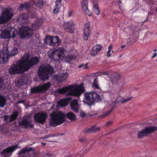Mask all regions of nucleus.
Masks as SVG:
<instances>
[{"label":"nucleus","instance_id":"nucleus-1","mask_svg":"<svg viewBox=\"0 0 157 157\" xmlns=\"http://www.w3.org/2000/svg\"><path fill=\"white\" fill-rule=\"evenodd\" d=\"M39 62L36 57L30 58V54L26 53L18 60L16 64H12L9 69V73L11 74L22 73L27 71L34 65Z\"/></svg>","mask_w":157,"mask_h":157},{"label":"nucleus","instance_id":"nucleus-2","mask_svg":"<svg viewBox=\"0 0 157 157\" xmlns=\"http://www.w3.org/2000/svg\"><path fill=\"white\" fill-rule=\"evenodd\" d=\"M50 116V126H56L63 123L65 121V115L61 112H53L51 114Z\"/></svg>","mask_w":157,"mask_h":157},{"label":"nucleus","instance_id":"nucleus-3","mask_svg":"<svg viewBox=\"0 0 157 157\" xmlns=\"http://www.w3.org/2000/svg\"><path fill=\"white\" fill-rule=\"evenodd\" d=\"M65 52L64 48L61 47L50 50L48 52V54L50 58L55 61H63L65 59L66 56L64 54Z\"/></svg>","mask_w":157,"mask_h":157},{"label":"nucleus","instance_id":"nucleus-4","mask_svg":"<svg viewBox=\"0 0 157 157\" xmlns=\"http://www.w3.org/2000/svg\"><path fill=\"white\" fill-rule=\"evenodd\" d=\"M53 73L52 67L48 64L42 65L39 67L38 71L40 79L44 81L48 80L49 78L48 75Z\"/></svg>","mask_w":157,"mask_h":157},{"label":"nucleus","instance_id":"nucleus-5","mask_svg":"<svg viewBox=\"0 0 157 157\" xmlns=\"http://www.w3.org/2000/svg\"><path fill=\"white\" fill-rule=\"evenodd\" d=\"M84 101L90 105L101 100L100 95L94 91L86 92L84 94Z\"/></svg>","mask_w":157,"mask_h":157},{"label":"nucleus","instance_id":"nucleus-6","mask_svg":"<svg viewBox=\"0 0 157 157\" xmlns=\"http://www.w3.org/2000/svg\"><path fill=\"white\" fill-rule=\"evenodd\" d=\"M39 21V20H37L35 24L33 25V29L27 26L23 27L21 28L20 29L21 37H29L31 36L33 34V30H35L38 29L41 24V23H38Z\"/></svg>","mask_w":157,"mask_h":157},{"label":"nucleus","instance_id":"nucleus-7","mask_svg":"<svg viewBox=\"0 0 157 157\" xmlns=\"http://www.w3.org/2000/svg\"><path fill=\"white\" fill-rule=\"evenodd\" d=\"M17 33V30L14 28H9L0 31V38L9 39L11 36L14 38Z\"/></svg>","mask_w":157,"mask_h":157},{"label":"nucleus","instance_id":"nucleus-8","mask_svg":"<svg viewBox=\"0 0 157 157\" xmlns=\"http://www.w3.org/2000/svg\"><path fill=\"white\" fill-rule=\"evenodd\" d=\"M44 42L47 44L53 47L57 46L60 43V40L57 36H47Z\"/></svg>","mask_w":157,"mask_h":157},{"label":"nucleus","instance_id":"nucleus-9","mask_svg":"<svg viewBox=\"0 0 157 157\" xmlns=\"http://www.w3.org/2000/svg\"><path fill=\"white\" fill-rule=\"evenodd\" d=\"M157 130V127L151 126L149 127L138 132L137 136L139 138H142L144 136L152 133Z\"/></svg>","mask_w":157,"mask_h":157},{"label":"nucleus","instance_id":"nucleus-10","mask_svg":"<svg viewBox=\"0 0 157 157\" xmlns=\"http://www.w3.org/2000/svg\"><path fill=\"white\" fill-rule=\"evenodd\" d=\"M51 86L50 83L48 82L42 85L33 88L31 89V92L33 93H36L45 91L48 89Z\"/></svg>","mask_w":157,"mask_h":157},{"label":"nucleus","instance_id":"nucleus-11","mask_svg":"<svg viewBox=\"0 0 157 157\" xmlns=\"http://www.w3.org/2000/svg\"><path fill=\"white\" fill-rule=\"evenodd\" d=\"M8 48H4L0 51V64L3 63L8 61L9 56Z\"/></svg>","mask_w":157,"mask_h":157},{"label":"nucleus","instance_id":"nucleus-12","mask_svg":"<svg viewBox=\"0 0 157 157\" xmlns=\"http://www.w3.org/2000/svg\"><path fill=\"white\" fill-rule=\"evenodd\" d=\"M84 91V89L83 86L79 85L73 89L70 90L68 93V95L78 96Z\"/></svg>","mask_w":157,"mask_h":157},{"label":"nucleus","instance_id":"nucleus-13","mask_svg":"<svg viewBox=\"0 0 157 157\" xmlns=\"http://www.w3.org/2000/svg\"><path fill=\"white\" fill-rule=\"evenodd\" d=\"M47 116V115L46 113H37L34 116L35 121L37 122L43 124L45 121Z\"/></svg>","mask_w":157,"mask_h":157},{"label":"nucleus","instance_id":"nucleus-14","mask_svg":"<svg viewBox=\"0 0 157 157\" xmlns=\"http://www.w3.org/2000/svg\"><path fill=\"white\" fill-rule=\"evenodd\" d=\"M20 124L25 128L29 127L32 128L34 126L33 124L31 123V118L30 115L24 117L21 122Z\"/></svg>","mask_w":157,"mask_h":157},{"label":"nucleus","instance_id":"nucleus-15","mask_svg":"<svg viewBox=\"0 0 157 157\" xmlns=\"http://www.w3.org/2000/svg\"><path fill=\"white\" fill-rule=\"evenodd\" d=\"M2 14L6 21H8L13 16V11L12 9L6 8L2 12Z\"/></svg>","mask_w":157,"mask_h":157},{"label":"nucleus","instance_id":"nucleus-16","mask_svg":"<svg viewBox=\"0 0 157 157\" xmlns=\"http://www.w3.org/2000/svg\"><path fill=\"white\" fill-rule=\"evenodd\" d=\"M17 145L9 147L3 151L2 153V156L4 157H9L12 155V153L17 148Z\"/></svg>","mask_w":157,"mask_h":157},{"label":"nucleus","instance_id":"nucleus-17","mask_svg":"<svg viewBox=\"0 0 157 157\" xmlns=\"http://www.w3.org/2000/svg\"><path fill=\"white\" fill-rule=\"evenodd\" d=\"M109 79L113 85H115L118 83L121 78L120 75L117 73H114L109 76Z\"/></svg>","mask_w":157,"mask_h":157},{"label":"nucleus","instance_id":"nucleus-18","mask_svg":"<svg viewBox=\"0 0 157 157\" xmlns=\"http://www.w3.org/2000/svg\"><path fill=\"white\" fill-rule=\"evenodd\" d=\"M27 81L26 76L21 75L16 80V85L17 86H21L25 84Z\"/></svg>","mask_w":157,"mask_h":157},{"label":"nucleus","instance_id":"nucleus-19","mask_svg":"<svg viewBox=\"0 0 157 157\" xmlns=\"http://www.w3.org/2000/svg\"><path fill=\"white\" fill-rule=\"evenodd\" d=\"M70 106L71 109L75 112L76 113L79 112L80 105L77 100H72L70 103Z\"/></svg>","mask_w":157,"mask_h":157},{"label":"nucleus","instance_id":"nucleus-20","mask_svg":"<svg viewBox=\"0 0 157 157\" xmlns=\"http://www.w3.org/2000/svg\"><path fill=\"white\" fill-rule=\"evenodd\" d=\"M81 6L83 11L86 13L89 16L91 15V13L88 9V2L87 0H84L82 2Z\"/></svg>","mask_w":157,"mask_h":157},{"label":"nucleus","instance_id":"nucleus-21","mask_svg":"<svg viewBox=\"0 0 157 157\" xmlns=\"http://www.w3.org/2000/svg\"><path fill=\"white\" fill-rule=\"evenodd\" d=\"M64 27L70 33H72L75 29V25L74 23L71 21L65 23L64 24Z\"/></svg>","mask_w":157,"mask_h":157},{"label":"nucleus","instance_id":"nucleus-22","mask_svg":"<svg viewBox=\"0 0 157 157\" xmlns=\"http://www.w3.org/2000/svg\"><path fill=\"white\" fill-rule=\"evenodd\" d=\"M18 116L17 112L14 113L10 116L5 115L3 116L4 119L6 122H11L16 119Z\"/></svg>","mask_w":157,"mask_h":157},{"label":"nucleus","instance_id":"nucleus-23","mask_svg":"<svg viewBox=\"0 0 157 157\" xmlns=\"http://www.w3.org/2000/svg\"><path fill=\"white\" fill-rule=\"evenodd\" d=\"M90 25L89 24L86 23L84 26V29L83 38L86 40H88L90 36Z\"/></svg>","mask_w":157,"mask_h":157},{"label":"nucleus","instance_id":"nucleus-24","mask_svg":"<svg viewBox=\"0 0 157 157\" xmlns=\"http://www.w3.org/2000/svg\"><path fill=\"white\" fill-rule=\"evenodd\" d=\"M32 151V152L33 153H32L29 157H36V155L34 153V151L32 148L31 147H26L24 149H22L19 152L18 154L19 155H21L22 154H25L26 152L29 153L31 151Z\"/></svg>","mask_w":157,"mask_h":157},{"label":"nucleus","instance_id":"nucleus-25","mask_svg":"<svg viewBox=\"0 0 157 157\" xmlns=\"http://www.w3.org/2000/svg\"><path fill=\"white\" fill-rule=\"evenodd\" d=\"M72 88V86L71 85L63 87L57 90V91L58 93L60 94H63L71 90Z\"/></svg>","mask_w":157,"mask_h":157},{"label":"nucleus","instance_id":"nucleus-26","mask_svg":"<svg viewBox=\"0 0 157 157\" xmlns=\"http://www.w3.org/2000/svg\"><path fill=\"white\" fill-rule=\"evenodd\" d=\"M100 129V127L94 126L88 129H86L85 132L87 133H92L98 131Z\"/></svg>","mask_w":157,"mask_h":157},{"label":"nucleus","instance_id":"nucleus-27","mask_svg":"<svg viewBox=\"0 0 157 157\" xmlns=\"http://www.w3.org/2000/svg\"><path fill=\"white\" fill-rule=\"evenodd\" d=\"M68 101L66 99H64L61 100L57 102V104L60 107H64L68 105Z\"/></svg>","mask_w":157,"mask_h":157},{"label":"nucleus","instance_id":"nucleus-28","mask_svg":"<svg viewBox=\"0 0 157 157\" xmlns=\"http://www.w3.org/2000/svg\"><path fill=\"white\" fill-rule=\"evenodd\" d=\"M68 77V75L66 73H59L57 77V79L60 81L65 80Z\"/></svg>","mask_w":157,"mask_h":157},{"label":"nucleus","instance_id":"nucleus-29","mask_svg":"<svg viewBox=\"0 0 157 157\" xmlns=\"http://www.w3.org/2000/svg\"><path fill=\"white\" fill-rule=\"evenodd\" d=\"M92 86L95 89L100 90L101 88L98 83L97 78H95L94 79Z\"/></svg>","mask_w":157,"mask_h":157},{"label":"nucleus","instance_id":"nucleus-30","mask_svg":"<svg viewBox=\"0 0 157 157\" xmlns=\"http://www.w3.org/2000/svg\"><path fill=\"white\" fill-rule=\"evenodd\" d=\"M34 3L36 6L41 8L43 6V2L42 0H34Z\"/></svg>","mask_w":157,"mask_h":157},{"label":"nucleus","instance_id":"nucleus-31","mask_svg":"<svg viewBox=\"0 0 157 157\" xmlns=\"http://www.w3.org/2000/svg\"><path fill=\"white\" fill-rule=\"evenodd\" d=\"M6 103V99L3 96L0 95V107H3Z\"/></svg>","mask_w":157,"mask_h":157},{"label":"nucleus","instance_id":"nucleus-32","mask_svg":"<svg viewBox=\"0 0 157 157\" xmlns=\"http://www.w3.org/2000/svg\"><path fill=\"white\" fill-rule=\"evenodd\" d=\"M93 9L95 14L97 15H98L100 14V10L99 9L97 4H93Z\"/></svg>","mask_w":157,"mask_h":157},{"label":"nucleus","instance_id":"nucleus-33","mask_svg":"<svg viewBox=\"0 0 157 157\" xmlns=\"http://www.w3.org/2000/svg\"><path fill=\"white\" fill-rule=\"evenodd\" d=\"M67 117L70 120H74L76 119V116L72 112H69L66 114Z\"/></svg>","mask_w":157,"mask_h":157},{"label":"nucleus","instance_id":"nucleus-34","mask_svg":"<svg viewBox=\"0 0 157 157\" xmlns=\"http://www.w3.org/2000/svg\"><path fill=\"white\" fill-rule=\"evenodd\" d=\"M18 52V51L17 48H14L10 52H9L8 55L9 56H14Z\"/></svg>","mask_w":157,"mask_h":157},{"label":"nucleus","instance_id":"nucleus-35","mask_svg":"<svg viewBox=\"0 0 157 157\" xmlns=\"http://www.w3.org/2000/svg\"><path fill=\"white\" fill-rule=\"evenodd\" d=\"M19 19L20 20L22 19L23 22H26L27 19V17L26 14L24 13L21 15L19 17Z\"/></svg>","mask_w":157,"mask_h":157},{"label":"nucleus","instance_id":"nucleus-36","mask_svg":"<svg viewBox=\"0 0 157 157\" xmlns=\"http://www.w3.org/2000/svg\"><path fill=\"white\" fill-rule=\"evenodd\" d=\"M93 48L94 50H96L98 52H100L102 48V46L101 44H96Z\"/></svg>","mask_w":157,"mask_h":157},{"label":"nucleus","instance_id":"nucleus-37","mask_svg":"<svg viewBox=\"0 0 157 157\" xmlns=\"http://www.w3.org/2000/svg\"><path fill=\"white\" fill-rule=\"evenodd\" d=\"M24 9L27 11L30 9V4L29 3H26L24 5Z\"/></svg>","mask_w":157,"mask_h":157},{"label":"nucleus","instance_id":"nucleus-38","mask_svg":"<svg viewBox=\"0 0 157 157\" xmlns=\"http://www.w3.org/2000/svg\"><path fill=\"white\" fill-rule=\"evenodd\" d=\"M78 67L79 68L82 67L83 69H86L88 68V64L87 63H86L85 64H82L81 65H78Z\"/></svg>","mask_w":157,"mask_h":157},{"label":"nucleus","instance_id":"nucleus-39","mask_svg":"<svg viewBox=\"0 0 157 157\" xmlns=\"http://www.w3.org/2000/svg\"><path fill=\"white\" fill-rule=\"evenodd\" d=\"M112 48V46L111 45H109L108 47V51L107 52V54L108 57L110 56L111 54L110 53V51Z\"/></svg>","mask_w":157,"mask_h":157},{"label":"nucleus","instance_id":"nucleus-40","mask_svg":"<svg viewBox=\"0 0 157 157\" xmlns=\"http://www.w3.org/2000/svg\"><path fill=\"white\" fill-rule=\"evenodd\" d=\"M7 21L5 20V18L1 14V16H0V24H2L5 23Z\"/></svg>","mask_w":157,"mask_h":157},{"label":"nucleus","instance_id":"nucleus-41","mask_svg":"<svg viewBox=\"0 0 157 157\" xmlns=\"http://www.w3.org/2000/svg\"><path fill=\"white\" fill-rule=\"evenodd\" d=\"M98 52L96 50H94V48L93 47L92 49L91 50L90 54L93 56L96 55Z\"/></svg>","mask_w":157,"mask_h":157},{"label":"nucleus","instance_id":"nucleus-42","mask_svg":"<svg viewBox=\"0 0 157 157\" xmlns=\"http://www.w3.org/2000/svg\"><path fill=\"white\" fill-rule=\"evenodd\" d=\"M61 6V3H59L56 2V5L55 6V8L60 10Z\"/></svg>","mask_w":157,"mask_h":157},{"label":"nucleus","instance_id":"nucleus-43","mask_svg":"<svg viewBox=\"0 0 157 157\" xmlns=\"http://www.w3.org/2000/svg\"><path fill=\"white\" fill-rule=\"evenodd\" d=\"M131 99V98H127L124 99H123L121 100V101L122 103H125L126 102L128 101Z\"/></svg>","mask_w":157,"mask_h":157},{"label":"nucleus","instance_id":"nucleus-44","mask_svg":"<svg viewBox=\"0 0 157 157\" xmlns=\"http://www.w3.org/2000/svg\"><path fill=\"white\" fill-rule=\"evenodd\" d=\"M3 85V81L2 78L0 77V88H2Z\"/></svg>","mask_w":157,"mask_h":157},{"label":"nucleus","instance_id":"nucleus-45","mask_svg":"<svg viewBox=\"0 0 157 157\" xmlns=\"http://www.w3.org/2000/svg\"><path fill=\"white\" fill-rule=\"evenodd\" d=\"M80 116L82 117H85L86 115L85 113L82 111H81L80 112Z\"/></svg>","mask_w":157,"mask_h":157},{"label":"nucleus","instance_id":"nucleus-46","mask_svg":"<svg viewBox=\"0 0 157 157\" xmlns=\"http://www.w3.org/2000/svg\"><path fill=\"white\" fill-rule=\"evenodd\" d=\"M59 10L54 8V9L53 10V13H58Z\"/></svg>","mask_w":157,"mask_h":157},{"label":"nucleus","instance_id":"nucleus-47","mask_svg":"<svg viewBox=\"0 0 157 157\" xmlns=\"http://www.w3.org/2000/svg\"><path fill=\"white\" fill-rule=\"evenodd\" d=\"M23 8H24V5L21 4V5L19 7V10L20 11H21Z\"/></svg>","mask_w":157,"mask_h":157},{"label":"nucleus","instance_id":"nucleus-48","mask_svg":"<svg viewBox=\"0 0 157 157\" xmlns=\"http://www.w3.org/2000/svg\"><path fill=\"white\" fill-rule=\"evenodd\" d=\"M111 112V111H109L107 113H106L104 114L103 115L102 117H105L107 116H108V115Z\"/></svg>","mask_w":157,"mask_h":157},{"label":"nucleus","instance_id":"nucleus-49","mask_svg":"<svg viewBox=\"0 0 157 157\" xmlns=\"http://www.w3.org/2000/svg\"><path fill=\"white\" fill-rule=\"evenodd\" d=\"M157 56V53L155 52L153 53V55L152 56V58H154Z\"/></svg>","mask_w":157,"mask_h":157},{"label":"nucleus","instance_id":"nucleus-50","mask_svg":"<svg viewBox=\"0 0 157 157\" xmlns=\"http://www.w3.org/2000/svg\"><path fill=\"white\" fill-rule=\"evenodd\" d=\"M31 17L32 18H35L36 17V15L35 13L33 12V14H32L31 16Z\"/></svg>","mask_w":157,"mask_h":157},{"label":"nucleus","instance_id":"nucleus-51","mask_svg":"<svg viewBox=\"0 0 157 157\" xmlns=\"http://www.w3.org/2000/svg\"><path fill=\"white\" fill-rule=\"evenodd\" d=\"M79 141L81 142H85L86 141V139L85 138H82V139H80L79 140Z\"/></svg>","mask_w":157,"mask_h":157},{"label":"nucleus","instance_id":"nucleus-52","mask_svg":"<svg viewBox=\"0 0 157 157\" xmlns=\"http://www.w3.org/2000/svg\"><path fill=\"white\" fill-rule=\"evenodd\" d=\"M62 0H56V2L61 3V2Z\"/></svg>","mask_w":157,"mask_h":157},{"label":"nucleus","instance_id":"nucleus-53","mask_svg":"<svg viewBox=\"0 0 157 157\" xmlns=\"http://www.w3.org/2000/svg\"><path fill=\"white\" fill-rule=\"evenodd\" d=\"M4 129V127L3 126H0V131H4L3 129Z\"/></svg>","mask_w":157,"mask_h":157},{"label":"nucleus","instance_id":"nucleus-54","mask_svg":"<svg viewBox=\"0 0 157 157\" xmlns=\"http://www.w3.org/2000/svg\"><path fill=\"white\" fill-rule=\"evenodd\" d=\"M102 75H109V74L106 72H102Z\"/></svg>","mask_w":157,"mask_h":157},{"label":"nucleus","instance_id":"nucleus-55","mask_svg":"<svg viewBox=\"0 0 157 157\" xmlns=\"http://www.w3.org/2000/svg\"><path fill=\"white\" fill-rule=\"evenodd\" d=\"M51 155L50 154H46L45 155V157H48V156H50Z\"/></svg>","mask_w":157,"mask_h":157},{"label":"nucleus","instance_id":"nucleus-56","mask_svg":"<svg viewBox=\"0 0 157 157\" xmlns=\"http://www.w3.org/2000/svg\"><path fill=\"white\" fill-rule=\"evenodd\" d=\"M125 45H122L121 46V48H123L125 47Z\"/></svg>","mask_w":157,"mask_h":157},{"label":"nucleus","instance_id":"nucleus-57","mask_svg":"<svg viewBox=\"0 0 157 157\" xmlns=\"http://www.w3.org/2000/svg\"><path fill=\"white\" fill-rule=\"evenodd\" d=\"M111 123V122L110 121H109L107 123V125H109V124H110Z\"/></svg>","mask_w":157,"mask_h":157},{"label":"nucleus","instance_id":"nucleus-58","mask_svg":"<svg viewBox=\"0 0 157 157\" xmlns=\"http://www.w3.org/2000/svg\"><path fill=\"white\" fill-rule=\"evenodd\" d=\"M41 144L43 145H45L46 144V143H43V142H41Z\"/></svg>","mask_w":157,"mask_h":157},{"label":"nucleus","instance_id":"nucleus-59","mask_svg":"<svg viewBox=\"0 0 157 157\" xmlns=\"http://www.w3.org/2000/svg\"><path fill=\"white\" fill-rule=\"evenodd\" d=\"M129 31L130 32H131V31H132V30L131 29H129Z\"/></svg>","mask_w":157,"mask_h":157},{"label":"nucleus","instance_id":"nucleus-60","mask_svg":"<svg viewBox=\"0 0 157 157\" xmlns=\"http://www.w3.org/2000/svg\"><path fill=\"white\" fill-rule=\"evenodd\" d=\"M71 15V13H70V14H69V16H70Z\"/></svg>","mask_w":157,"mask_h":157},{"label":"nucleus","instance_id":"nucleus-61","mask_svg":"<svg viewBox=\"0 0 157 157\" xmlns=\"http://www.w3.org/2000/svg\"><path fill=\"white\" fill-rule=\"evenodd\" d=\"M156 49H155L154 50V51H156Z\"/></svg>","mask_w":157,"mask_h":157},{"label":"nucleus","instance_id":"nucleus-62","mask_svg":"<svg viewBox=\"0 0 157 157\" xmlns=\"http://www.w3.org/2000/svg\"><path fill=\"white\" fill-rule=\"evenodd\" d=\"M46 137H49V136H47Z\"/></svg>","mask_w":157,"mask_h":157},{"label":"nucleus","instance_id":"nucleus-63","mask_svg":"<svg viewBox=\"0 0 157 157\" xmlns=\"http://www.w3.org/2000/svg\"><path fill=\"white\" fill-rule=\"evenodd\" d=\"M63 133H61V135H63Z\"/></svg>","mask_w":157,"mask_h":157},{"label":"nucleus","instance_id":"nucleus-64","mask_svg":"<svg viewBox=\"0 0 157 157\" xmlns=\"http://www.w3.org/2000/svg\"><path fill=\"white\" fill-rule=\"evenodd\" d=\"M156 11H157V9H156Z\"/></svg>","mask_w":157,"mask_h":157}]
</instances>
